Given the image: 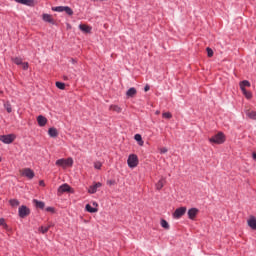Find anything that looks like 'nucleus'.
Wrapping results in <instances>:
<instances>
[{
  "instance_id": "obj_27",
  "label": "nucleus",
  "mask_w": 256,
  "mask_h": 256,
  "mask_svg": "<svg viewBox=\"0 0 256 256\" xmlns=\"http://www.w3.org/2000/svg\"><path fill=\"white\" fill-rule=\"evenodd\" d=\"M242 93L246 97V99H251V97H253V94L251 92L247 91V89H243Z\"/></svg>"
},
{
  "instance_id": "obj_44",
  "label": "nucleus",
  "mask_w": 256,
  "mask_h": 256,
  "mask_svg": "<svg viewBox=\"0 0 256 256\" xmlns=\"http://www.w3.org/2000/svg\"><path fill=\"white\" fill-rule=\"evenodd\" d=\"M113 183H114L113 181H108L109 185H113Z\"/></svg>"
},
{
  "instance_id": "obj_29",
  "label": "nucleus",
  "mask_w": 256,
  "mask_h": 256,
  "mask_svg": "<svg viewBox=\"0 0 256 256\" xmlns=\"http://www.w3.org/2000/svg\"><path fill=\"white\" fill-rule=\"evenodd\" d=\"M53 11H56L57 13H63L65 11V6H57L52 8Z\"/></svg>"
},
{
  "instance_id": "obj_6",
  "label": "nucleus",
  "mask_w": 256,
  "mask_h": 256,
  "mask_svg": "<svg viewBox=\"0 0 256 256\" xmlns=\"http://www.w3.org/2000/svg\"><path fill=\"white\" fill-rule=\"evenodd\" d=\"M186 212H187V208L180 207L175 210L173 215H174L175 219H181V217H183L184 213H186Z\"/></svg>"
},
{
  "instance_id": "obj_1",
  "label": "nucleus",
  "mask_w": 256,
  "mask_h": 256,
  "mask_svg": "<svg viewBox=\"0 0 256 256\" xmlns=\"http://www.w3.org/2000/svg\"><path fill=\"white\" fill-rule=\"evenodd\" d=\"M210 143H215L216 145H221L225 143V134L223 132H219L218 134L209 138Z\"/></svg>"
},
{
  "instance_id": "obj_33",
  "label": "nucleus",
  "mask_w": 256,
  "mask_h": 256,
  "mask_svg": "<svg viewBox=\"0 0 256 256\" xmlns=\"http://www.w3.org/2000/svg\"><path fill=\"white\" fill-rule=\"evenodd\" d=\"M162 117H163L164 119H171V117H173V115L171 114V112H164V113L162 114Z\"/></svg>"
},
{
  "instance_id": "obj_21",
  "label": "nucleus",
  "mask_w": 256,
  "mask_h": 256,
  "mask_svg": "<svg viewBox=\"0 0 256 256\" xmlns=\"http://www.w3.org/2000/svg\"><path fill=\"white\" fill-rule=\"evenodd\" d=\"M245 87H251V82L247 81V80H243L242 82H240L241 91H243V89H245Z\"/></svg>"
},
{
  "instance_id": "obj_23",
  "label": "nucleus",
  "mask_w": 256,
  "mask_h": 256,
  "mask_svg": "<svg viewBox=\"0 0 256 256\" xmlns=\"http://www.w3.org/2000/svg\"><path fill=\"white\" fill-rule=\"evenodd\" d=\"M109 110L115 111V113H121V111H123V109L117 105H110Z\"/></svg>"
},
{
  "instance_id": "obj_34",
  "label": "nucleus",
  "mask_w": 256,
  "mask_h": 256,
  "mask_svg": "<svg viewBox=\"0 0 256 256\" xmlns=\"http://www.w3.org/2000/svg\"><path fill=\"white\" fill-rule=\"evenodd\" d=\"M56 87H57L58 89L64 90V89H65V83L56 82Z\"/></svg>"
},
{
  "instance_id": "obj_37",
  "label": "nucleus",
  "mask_w": 256,
  "mask_h": 256,
  "mask_svg": "<svg viewBox=\"0 0 256 256\" xmlns=\"http://www.w3.org/2000/svg\"><path fill=\"white\" fill-rule=\"evenodd\" d=\"M161 155H165V153H167V151H169L167 148L163 147L159 149Z\"/></svg>"
},
{
  "instance_id": "obj_3",
  "label": "nucleus",
  "mask_w": 256,
  "mask_h": 256,
  "mask_svg": "<svg viewBox=\"0 0 256 256\" xmlns=\"http://www.w3.org/2000/svg\"><path fill=\"white\" fill-rule=\"evenodd\" d=\"M127 163L130 169H135V167L139 165V158L135 154H130L128 157Z\"/></svg>"
},
{
  "instance_id": "obj_5",
  "label": "nucleus",
  "mask_w": 256,
  "mask_h": 256,
  "mask_svg": "<svg viewBox=\"0 0 256 256\" xmlns=\"http://www.w3.org/2000/svg\"><path fill=\"white\" fill-rule=\"evenodd\" d=\"M18 213H19V217H21L22 219H25V217H27V215L31 213V210H29L27 206H21L18 210Z\"/></svg>"
},
{
  "instance_id": "obj_13",
  "label": "nucleus",
  "mask_w": 256,
  "mask_h": 256,
  "mask_svg": "<svg viewBox=\"0 0 256 256\" xmlns=\"http://www.w3.org/2000/svg\"><path fill=\"white\" fill-rule=\"evenodd\" d=\"M79 29L80 31H82L83 33H89L91 31V26L87 25V24H80L79 25Z\"/></svg>"
},
{
  "instance_id": "obj_40",
  "label": "nucleus",
  "mask_w": 256,
  "mask_h": 256,
  "mask_svg": "<svg viewBox=\"0 0 256 256\" xmlns=\"http://www.w3.org/2000/svg\"><path fill=\"white\" fill-rule=\"evenodd\" d=\"M0 225H3L4 227H7V224H5V219L0 218Z\"/></svg>"
},
{
  "instance_id": "obj_4",
  "label": "nucleus",
  "mask_w": 256,
  "mask_h": 256,
  "mask_svg": "<svg viewBox=\"0 0 256 256\" xmlns=\"http://www.w3.org/2000/svg\"><path fill=\"white\" fill-rule=\"evenodd\" d=\"M15 139V134L0 135V141H2V143H5L6 145H11V143H13Z\"/></svg>"
},
{
  "instance_id": "obj_14",
  "label": "nucleus",
  "mask_w": 256,
  "mask_h": 256,
  "mask_svg": "<svg viewBox=\"0 0 256 256\" xmlns=\"http://www.w3.org/2000/svg\"><path fill=\"white\" fill-rule=\"evenodd\" d=\"M136 95H137V89H135V87L128 89V91L126 92V96L128 98L135 97Z\"/></svg>"
},
{
  "instance_id": "obj_16",
  "label": "nucleus",
  "mask_w": 256,
  "mask_h": 256,
  "mask_svg": "<svg viewBox=\"0 0 256 256\" xmlns=\"http://www.w3.org/2000/svg\"><path fill=\"white\" fill-rule=\"evenodd\" d=\"M166 180L165 178H161L157 183H156V189L158 191H161L162 187L165 186Z\"/></svg>"
},
{
  "instance_id": "obj_47",
  "label": "nucleus",
  "mask_w": 256,
  "mask_h": 256,
  "mask_svg": "<svg viewBox=\"0 0 256 256\" xmlns=\"http://www.w3.org/2000/svg\"><path fill=\"white\" fill-rule=\"evenodd\" d=\"M0 162H1V158H0Z\"/></svg>"
},
{
  "instance_id": "obj_36",
  "label": "nucleus",
  "mask_w": 256,
  "mask_h": 256,
  "mask_svg": "<svg viewBox=\"0 0 256 256\" xmlns=\"http://www.w3.org/2000/svg\"><path fill=\"white\" fill-rule=\"evenodd\" d=\"M208 57H213V49L208 48L206 49Z\"/></svg>"
},
{
  "instance_id": "obj_28",
  "label": "nucleus",
  "mask_w": 256,
  "mask_h": 256,
  "mask_svg": "<svg viewBox=\"0 0 256 256\" xmlns=\"http://www.w3.org/2000/svg\"><path fill=\"white\" fill-rule=\"evenodd\" d=\"M86 211H88V213H97V208H93L90 204H87Z\"/></svg>"
},
{
  "instance_id": "obj_25",
  "label": "nucleus",
  "mask_w": 256,
  "mask_h": 256,
  "mask_svg": "<svg viewBox=\"0 0 256 256\" xmlns=\"http://www.w3.org/2000/svg\"><path fill=\"white\" fill-rule=\"evenodd\" d=\"M160 225H161V227H163V229H166V230L170 229L169 222H167V220H165V219H162L160 221Z\"/></svg>"
},
{
  "instance_id": "obj_2",
  "label": "nucleus",
  "mask_w": 256,
  "mask_h": 256,
  "mask_svg": "<svg viewBox=\"0 0 256 256\" xmlns=\"http://www.w3.org/2000/svg\"><path fill=\"white\" fill-rule=\"evenodd\" d=\"M56 165L58 167H63V169H66V167H73V158L59 159L56 161Z\"/></svg>"
},
{
  "instance_id": "obj_19",
  "label": "nucleus",
  "mask_w": 256,
  "mask_h": 256,
  "mask_svg": "<svg viewBox=\"0 0 256 256\" xmlns=\"http://www.w3.org/2000/svg\"><path fill=\"white\" fill-rule=\"evenodd\" d=\"M48 135L51 137H57L59 135V131H57V128H49Z\"/></svg>"
},
{
  "instance_id": "obj_22",
  "label": "nucleus",
  "mask_w": 256,
  "mask_h": 256,
  "mask_svg": "<svg viewBox=\"0 0 256 256\" xmlns=\"http://www.w3.org/2000/svg\"><path fill=\"white\" fill-rule=\"evenodd\" d=\"M16 3H20L21 5L31 6L33 0H14Z\"/></svg>"
},
{
  "instance_id": "obj_9",
  "label": "nucleus",
  "mask_w": 256,
  "mask_h": 256,
  "mask_svg": "<svg viewBox=\"0 0 256 256\" xmlns=\"http://www.w3.org/2000/svg\"><path fill=\"white\" fill-rule=\"evenodd\" d=\"M101 186H102L101 182H97L96 184L89 187L88 192L93 195L94 193H97V189H99V187Z\"/></svg>"
},
{
  "instance_id": "obj_10",
  "label": "nucleus",
  "mask_w": 256,
  "mask_h": 256,
  "mask_svg": "<svg viewBox=\"0 0 256 256\" xmlns=\"http://www.w3.org/2000/svg\"><path fill=\"white\" fill-rule=\"evenodd\" d=\"M71 191V186L68 184H63L58 188V193H69Z\"/></svg>"
},
{
  "instance_id": "obj_38",
  "label": "nucleus",
  "mask_w": 256,
  "mask_h": 256,
  "mask_svg": "<svg viewBox=\"0 0 256 256\" xmlns=\"http://www.w3.org/2000/svg\"><path fill=\"white\" fill-rule=\"evenodd\" d=\"M21 65H22V69H24V70L29 69V63L24 62V63H22Z\"/></svg>"
},
{
  "instance_id": "obj_18",
  "label": "nucleus",
  "mask_w": 256,
  "mask_h": 256,
  "mask_svg": "<svg viewBox=\"0 0 256 256\" xmlns=\"http://www.w3.org/2000/svg\"><path fill=\"white\" fill-rule=\"evenodd\" d=\"M4 109H6L7 113H13V108L11 106V102L6 101L3 103Z\"/></svg>"
},
{
  "instance_id": "obj_24",
  "label": "nucleus",
  "mask_w": 256,
  "mask_h": 256,
  "mask_svg": "<svg viewBox=\"0 0 256 256\" xmlns=\"http://www.w3.org/2000/svg\"><path fill=\"white\" fill-rule=\"evenodd\" d=\"M246 115L249 119H256V112L253 110H247Z\"/></svg>"
},
{
  "instance_id": "obj_43",
  "label": "nucleus",
  "mask_w": 256,
  "mask_h": 256,
  "mask_svg": "<svg viewBox=\"0 0 256 256\" xmlns=\"http://www.w3.org/2000/svg\"><path fill=\"white\" fill-rule=\"evenodd\" d=\"M40 185L45 186V182H43V180H41Z\"/></svg>"
},
{
  "instance_id": "obj_41",
  "label": "nucleus",
  "mask_w": 256,
  "mask_h": 256,
  "mask_svg": "<svg viewBox=\"0 0 256 256\" xmlns=\"http://www.w3.org/2000/svg\"><path fill=\"white\" fill-rule=\"evenodd\" d=\"M149 89H151V87L149 86V84H146V86L144 87L145 93H147V91H149Z\"/></svg>"
},
{
  "instance_id": "obj_26",
  "label": "nucleus",
  "mask_w": 256,
  "mask_h": 256,
  "mask_svg": "<svg viewBox=\"0 0 256 256\" xmlns=\"http://www.w3.org/2000/svg\"><path fill=\"white\" fill-rule=\"evenodd\" d=\"M9 203H10L11 207H19V205H20V202L17 199H11L9 201Z\"/></svg>"
},
{
  "instance_id": "obj_17",
  "label": "nucleus",
  "mask_w": 256,
  "mask_h": 256,
  "mask_svg": "<svg viewBox=\"0 0 256 256\" xmlns=\"http://www.w3.org/2000/svg\"><path fill=\"white\" fill-rule=\"evenodd\" d=\"M33 203L38 209H45V202L34 199Z\"/></svg>"
},
{
  "instance_id": "obj_31",
  "label": "nucleus",
  "mask_w": 256,
  "mask_h": 256,
  "mask_svg": "<svg viewBox=\"0 0 256 256\" xmlns=\"http://www.w3.org/2000/svg\"><path fill=\"white\" fill-rule=\"evenodd\" d=\"M50 227H51V226H47V227L41 226V227L39 228V231H40V233H42L43 235H45V233H47V231H49Z\"/></svg>"
},
{
  "instance_id": "obj_30",
  "label": "nucleus",
  "mask_w": 256,
  "mask_h": 256,
  "mask_svg": "<svg viewBox=\"0 0 256 256\" xmlns=\"http://www.w3.org/2000/svg\"><path fill=\"white\" fill-rule=\"evenodd\" d=\"M12 61L15 63V65H21L23 63V59L19 57L12 58Z\"/></svg>"
},
{
  "instance_id": "obj_7",
  "label": "nucleus",
  "mask_w": 256,
  "mask_h": 256,
  "mask_svg": "<svg viewBox=\"0 0 256 256\" xmlns=\"http://www.w3.org/2000/svg\"><path fill=\"white\" fill-rule=\"evenodd\" d=\"M22 175L28 179H33V177H35V172H33V170L30 168H25L22 170Z\"/></svg>"
},
{
  "instance_id": "obj_15",
  "label": "nucleus",
  "mask_w": 256,
  "mask_h": 256,
  "mask_svg": "<svg viewBox=\"0 0 256 256\" xmlns=\"http://www.w3.org/2000/svg\"><path fill=\"white\" fill-rule=\"evenodd\" d=\"M247 223L252 229L256 230V218H255V216H251L250 219L247 221Z\"/></svg>"
},
{
  "instance_id": "obj_35",
  "label": "nucleus",
  "mask_w": 256,
  "mask_h": 256,
  "mask_svg": "<svg viewBox=\"0 0 256 256\" xmlns=\"http://www.w3.org/2000/svg\"><path fill=\"white\" fill-rule=\"evenodd\" d=\"M101 167H103V164L100 161L94 162L95 169H101Z\"/></svg>"
},
{
  "instance_id": "obj_20",
  "label": "nucleus",
  "mask_w": 256,
  "mask_h": 256,
  "mask_svg": "<svg viewBox=\"0 0 256 256\" xmlns=\"http://www.w3.org/2000/svg\"><path fill=\"white\" fill-rule=\"evenodd\" d=\"M134 139H135V141H137V143H138V145H140V147H143L145 142L143 141V138L141 137V134H136L134 136Z\"/></svg>"
},
{
  "instance_id": "obj_32",
  "label": "nucleus",
  "mask_w": 256,
  "mask_h": 256,
  "mask_svg": "<svg viewBox=\"0 0 256 256\" xmlns=\"http://www.w3.org/2000/svg\"><path fill=\"white\" fill-rule=\"evenodd\" d=\"M64 12H65L67 15H73V9H71V7H69V6H65Z\"/></svg>"
},
{
  "instance_id": "obj_45",
  "label": "nucleus",
  "mask_w": 256,
  "mask_h": 256,
  "mask_svg": "<svg viewBox=\"0 0 256 256\" xmlns=\"http://www.w3.org/2000/svg\"><path fill=\"white\" fill-rule=\"evenodd\" d=\"M161 112L160 111H156V115H159Z\"/></svg>"
},
{
  "instance_id": "obj_42",
  "label": "nucleus",
  "mask_w": 256,
  "mask_h": 256,
  "mask_svg": "<svg viewBox=\"0 0 256 256\" xmlns=\"http://www.w3.org/2000/svg\"><path fill=\"white\" fill-rule=\"evenodd\" d=\"M252 157H253L254 161H256V152H254V153L252 154Z\"/></svg>"
},
{
  "instance_id": "obj_12",
  "label": "nucleus",
  "mask_w": 256,
  "mask_h": 256,
  "mask_svg": "<svg viewBox=\"0 0 256 256\" xmlns=\"http://www.w3.org/2000/svg\"><path fill=\"white\" fill-rule=\"evenodd\" d=\"M197 213H199V210L197 208H192L188 210L189 219H195V217H197Z\"/></svg>"
},
{
  "instance_id": "obj_46",
  "label": "nucleus",
  "mask_w": 256,
  "mask_h": 256,
  "mask_svg": "<svg viewBox=\"0 0 256 256\" xmlns=\"http://www.w3.org/2000/svg\"><path fill=\"white\" fill-rule=\"evenodd\" d=\"M93 205H95L97 207V203L94 202Z\"/></svg>"
},
{
  "instance_id": "obj_8",
  "label": "nucleus",
  "mask_w": 256,
  "mask_h": 256,
  "mask_svg": "<svg viewBox=\"0 0 256 256\" xmlns=\"http://www.w3.org/2000/svg\"><path fill=\"white\" fill-rule=\"evenodd\" d=\"M42 19L46 23H50L51 25H55V19H53V16L51 14H43Z\"/></svg>"
},
{
  "instance_id": "obj_11",
  "label": "nucleus",
  "mask_w": 256,
  "mask_h": 256,
  "mask_svg": "<svg viewBox=\"0 0 256 256\" xmlns=\"http://www.w3.org/2000/svg\"><path fill=\"white\" fill-rule=\"evenodd\" d=\"M37 121L40 127H45V125H47V118H45L43 115L38 116Z\"/></svg>"
},
{
  "instance_id": "obj_39",
  "label": "nucleus",
  "mask_w": 256,
  "mask_h": 256,
  "mask_svg": "<svg viewBox=\"0 0 256 256\" xmlns=\"http://www.w3.org/2000/svg\"><path fill=\"white\" fill-rule=\"evenodd\" d=\"M46 211H47L48 213H55V208H53V207H47V208H46Z\"/></svg>"
}]
</instances>
